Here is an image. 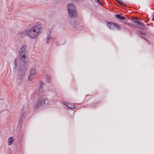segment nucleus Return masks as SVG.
<instances>
[{"label":"nucleus","mask_w":154,"mask_h":154,"mask_svg":"<svg viewBox=\"0 0 154 154\" xmlns=\"http://www.w3.org/2000/svg\"><path fill=\"white\" fill-rule=\"evenodd\" d=\"M42 30V26L40 24H37L27 31L23 32L22 35H27L30 38H34L40 34Z\"/></svg>","instance_id":"f257e3e1"},{"label":"nucleus","mask_w":154,"mask_h":154,"mask_svg":"<svg viewBox=\"0 0 154 154\" xmlns=\"http://www.w3.org/2000/svg\"><path fill=\"white\" fill-rule=\"evenodd\" d=\"M26 48V46L23 45L21 48L20 50L19 55L20 57H16L14 60V64L15 67H17V63H27L28 62L27 56L26 55V51L25 49Z\"/></svg>","instance_id":"f03ea898"},{"label":"nucleus","mask_w":154,"mask_h":154,"mask_svg":"<svg viewBox=\"0 0 154 154\" xmlns=\"http://www.w3.org/2000/svg\"><path fill=\"white\" fill-rule=\"evenodd\" d=\"M26 63H17V67L15 68V65L14 68L15 69L18 68L17 75V78L18 80L21 81L23 80L25 75L27 69Z\"/></svg>","instance_id":"7ed1b4c3"},{"label":"nucleus","mask_w":154,"mask_h":154,"mask_svg":"<svg viewBox=\"0 0 154 154\" xmlns=\"http://www.w3.org/2000/svg\"><path fill=\"white\" fill-rule=\"evenodd\" d=\"M68 14L71 18H74L77 16V11L75 5L73 4L69 3L67 5Z\"/></svg>","instance_id":"20e7f679"},{"label":"nucleus","mask_w":154,"mask_h":154,"mask_svg":"<svg viewBox=\"0 0 154 154\" xmlns=\"http://www.w3.org/2000/svg\"><path fill=\"white\" fill-rule=\"evenodd\" d=\"M50 102L46 98H40L38 100L37 103L35 105L34 109L41 108L42 107L49 105Z\"/></svg>","instance_id":"39448f33"},{"label":"nucleus","mask_w":154,"mask_h":154,"mask_svg":"<svg viewBox=\"0 0 154 154\" xmlns=\"http://www.w3.org/2000/svg\"><path fill=\"white\" fill-rule=\"evenodd\" d=\"M36 73L35 69L34 68H32L30 71V75L28 77L29 79L32 80L35 77Z\"/></svg>","instance_id":"423d86ee"},{"label":"nucleus","mask_w":154,"mask_h":154,"mask_svg":"<svg viewBox=\"0 0 154 154\" xmlns=\"http://www.w3.org/2000/svg\"><path fill=\"white\" fill-rule=\"evenodd\" d=\"M25 116V112L23 111H22L20 115L19 120L18 121V122L20 124H21L22 122L23 119Z\"/></svg>","instance_id":"0eeeda50"},{"label":"nucleus","mask_w":154,"mask_h":154,"mask_svg":"<svg viewBox=\"0 0 154 154\" xmlns=\"http://www.w3.org/2000/svg\"><path fill=\"white\" fill-rule=\"evenodd\" d=\"M53 40L54 39L50 35H48L46 38V43L47 44L50 43V42Z\"/></svg>","instance_id":"6e6552de"},{"label":"nucleus","mask_w":154,"mask_h":154,"mask_svg":"<svg viewBox=\"0 0 154 154\" xmlns=\"http://www.w3.org/2000/svg\"><path fill=\"white\" fill-rule=\"evenodd\" d=\"M115 23H112L111 22H107V26L110 29H112L114 27Z\"/></svg>","instance_id":"1a4fd4ad"},{"label":"nucleus","mask_w":154,"mask_h":154,"mask_svg":"<svg viewBox=\"0 0 154 154\" xmlns=\"http://www.w3.org/2000/svg\"><path fill=\"white\" fill-rule=\"evenodd\" d=\"M14 140L13 137H11L9 138L8 139V144L9 146H10L12 145Z\"/></svg>","instance_id":"9d476101"},{"label":"nucleus","mask_w":154,"mask_h":154,"mask_svg":"<svg viewBox=\"0 0 154 154\" xmlns=\"http://www.w3.org/2000/svg\"><path fill=\"white\" fill-rule=\"evenodd\" d=\"M131 21L135 23H137L138 22V19L135 17H131Z\"/></svg>","instance_id":"9b49d317"},{"label":"nucleus","mask_w":154,"mask_h":154,"mask_svg":"<svg viewBox=\"0 0 154 154\" xmlns=\"http://www.w3.org/2000/svg\"><path fill=\"white\" fill-rule=\"evenodd\" d=\"M65 105L69 109H75V106L74 105L71 106L70 105H68L67 103H65Z\"/></svg>","instance_id":"f8f14e48"},{"label":"nucleus","mask_w":154,"mask_h":154,"mask_svg":"<svg viewBox=\"0 0 154 154\" xmlns=\"http://www.w3.org/2000/svg\"><path fill=\"white\" fill-rule=\"evenodd\" d=\"M116 1L122 6H124V4L121 0H116Z\"/></svg>","instance_id":"ddd939ff"},{"label":"nucleus","mask_w":154,"mask_h":154,"mask_svg":"<svg viewBox=\"0 0 154 154\" xmlns=\"http://www.w3.org/2000/svg\"><path fill=\"white\" fill-rule=\"evenodd\" d=\"M116 1L122 6H124V4L121 0H116Z\"/></svg>","instance_id":"4468645a"},{"label":"nucleus","mask_w":154,"mask_h":154,"mask_svg":"<svg viewBox=\"0 0 154 154\" xmlns=\"http://www.w3.org/2000/svg\"><path fill=\"white\" fill-rule=\"evenodd\" d=\"M114 24V27H116L117 29H121V27L118 24L116 23H115Z\"/></svg>","instance_id":"2eb2a0df"},{"label":"nucleus","mask_w":154,"mask_h":154,"mask_svg":"<svg viewBox=\"0 0 154 154\" xmlns=\"http://www.w3.org/2000/svg\"><path fill=\"white\" fill-rule=\"evenodd\" d=\"M43 83L42 82L40 83L39 85L38 86V87L39 88V91H41L42 90V86L43 85Z\"/></svg>","instance_id":"dca6fc26"},{"label":"nucleus","mask_w":154,"mask_h":154,"mask_svg":"<svg viewBox=\"0 0 154 154\" xmlns=\"http://www.w3.org/2000/svg\"><path fill=\"white\" fill-rule=\"evenodd\" d=\"M137 24H138L142 26H145V24L141 22L140 21H138V22L137 23Z\"/></svg>","instance_id":"f3484780"},{"label":"nucleus","mask_w":154,"mask_h":154,"mask_svg":"<svg viewBox=\"0 0 154 154\" xmlns=\"http://www.w3.org/2000/svg\"><path fill=\"white\" fill-rule=\"evenodd\" d=\"M116 17H117V18L120 19L121 16L120 14H116Z\"/></svg>","instance_id":"a211bd4d"},{"label":"nucleus","mask_w":154,"mask_h":154,"mask_svg":"<svg viewBox=\"0 0 154 154\" xmlns=\"http://www.w3.org/2000/svg\"><path fill=\"white\" fill-rule=\"evenodd\" d=\"M97 2L101 6H102V4L100 0H96Z\"/></svg>","instance_id":"6ab92c4d"},{"label":"nucleus","mask_w":154,"mask_h":154,"mask_svg":"<svg viewBox=\"0 0 154 154\" xmlns=\"http://www.w3.org/2000/svg\"><path fill=\"white\" fill-rule=\"evenodd\" d=\"M125 19V18L123 16H121L120 20H123Z\"/></svg>","instance_id":"aec40b11"},{"label":"nucleus","mask_w":154,"mask_h":154,"mask_svg":"<svg viewBox=\"0 0 154 154\" xmlns=\"http://www.w3.org/2000/svg\"><path fill=\"white\" fill-rule=\"evenodd\" d=\"M144 33H143L142 32H141V35H144Z\"/></svg>","instance_id":"412c9836"},{"label":"nucleus","mask_w":154,"mask_h":154,"mask_svg":"<svg viewBox=\"0 0 154 154\" xmlns=\"http://www.w3.org/2000/svg\"><path fill=\"white\" fill-rule=\"evenodd\" d=\"M127 24L130 26H133V25L131 24H129V23H127Z\"/></svg>","instance_id":"4be33fe9"},{"label":"nucleus","mask_w":154,"mask_h":154,"mask_svg":"<svg viewBox=\"0 0 154 154\" xmlns=\"http://www.w3.org/2000/svg\"><path fill=\"white\" fill-rule=\"evenodd\" d=\"M141 37L142 38H144V39H145V38L143 36H141Z\"/></svg>","instance_id":"5701e85b"}]
</instances>
